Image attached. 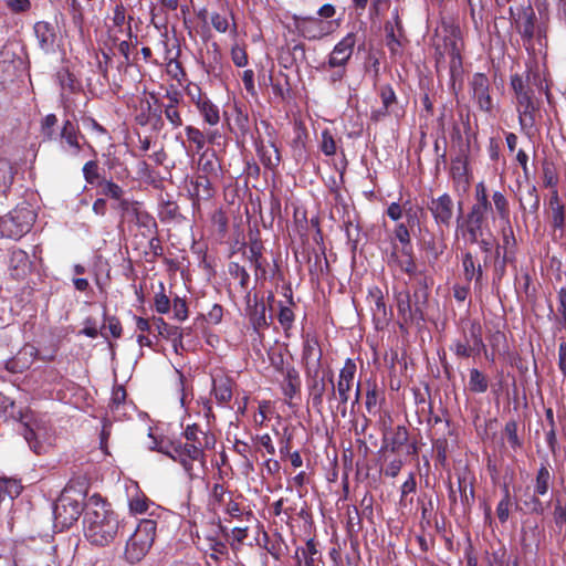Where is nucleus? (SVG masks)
<instances>
[{"mask_svg":"<svg viewBox=\"0 0 566 566\" xmlns=\"http://www.w3.org/2000/svg\"><path fill=\"white\" fill-rule=\"evenodd\" d=\"M451 174L453 179L455 180H463L468 184V167H467V160L462 157H457L454 160H452L451 165Z\"/></svg>","mask_w":566,"mask_h":566,"instance_id":"54","label":"nucleus"},{"mask_svg":"<svg viewBox=\"0 0 566 566\" xmlns=\"http://www.w3.org/2000/svg\"><path fill=\"white\" fill-rule=\"evenodd\" d=\"M514 22L515 28L522 36L527 50L535 38L541 41V39L546 35L544 23L537 21L535 10L531 4L518 9L517 15L514 18Z\"/></svg>","mask_w":566,"mask_h":566,"instance_id":"7","label":"nucleus"},{"mask_svg":"<svg viewBox=\"0 0 566 566\" xmlns=\"http://www.w3.org/2000/svg\"><path fill=\"white\" fill-rule=\"evenodd\" d=\"M57 117L55 114H49L41 120V135L44 140L57 142Z\"/></svg>","mask_w":566,"mask_h":566,"instance_id":"34","label":"nucleus"},{"mask_svg":"<svg viewBox=\"0 0 566 566\" xmlns=\"http://www.w3.org/2000/svg\"><path fill=\"white\" fill-rule=\"evenodd\" d=\"M185 130H186L188 140H190L191 143H193L196 145V148L198 151L201 150L206 144L205 134L200 129H198L193 126H187L185 128Z\"/></svg>","mask_w":566,"mask_h":566,"instance_id":"55","label":"nucleus"},{"mask_svg":"<svg viewBox=\"0 0 566 566\" xmlns=\"http://www.w3.org/2000/svg\"><path fill=\"white\" fill-rule=\"evenodd\" d=\"M282 364L283 360L281 359V366H276V369L284 375L283 394L286 398L293 399L301 390L300 374L293 366H289L284 370Z\"/></svg>","mask_w":566,"mask_h":566,"instance_id":"20","label":"nucleus"},{"mask_svg":"<svg viewBox=\"0 0 566 566\" xmlns=\"http://www.w3.org/2000/svg\"><path fill=\"white\" fill-rule=\"evenodd\" d=\"M402 254L406 256V259L397 260V265L400 268L401 271L409 274L410 276L416 275V263L412 256V248L409 247V249L402 248Z\"/></svg>","mask_w":566,"mask_h":566,"instance_id":"49","label":"nucleus"},{"mask_svg":"<svg viewBox=\"0 0 566 566\" xmlns=\"http://www.w3.org/2000/svg\"><path fill=\"white\" fill-rule=\"evenodd\" d=\"M57 80L63 91L73 93L77 90L75 78L67 70L60 71L57 73Z\"/></svg>","mask_w":566,"mask_h":566,"instance_id":"57","label":"nucleus"},{"mask_svg":"<svg viewBox=\"0 0 566 566\" xmlns=\"http://www.w3.org/2000/svg\"><path fill=\"white\" fill-rule=\"evenodd\" d=\"M85 537L96 546L112 543L120 527L118 515L99 494H93L85 502L83 518Z\"/></svg>","mask_w":566,"mask_h":566,"instance_id":"1","label":"nucleus"},{"mask_svg":"<svg viewBox=\"0 0 566 566\" xmlns=\"http://www.w3.org/2000/svg\"><path fill=\"white\" fill-rule=\"evenodd\" d=\"M470 345L473 347V349L480 354V352L485 347L483 339H482V326L479 322H472L470 326ZM465 339L468 337L465 336Z\"/></svg>","mask_w":566,"mask_h":566,"instance_id":"48","label":"nucleus"},{"mask_svg":"<svg viewBox=\"0 0 566 566\" xmlns=\"http://www.w3.org/2000/svg\"><path fill=\"white\" fill-rule=\"evenodd\" d=\"M97 188L99 189V195L114 201L119 200L125 195V190L119 185L107 178L102 180Z\"/></svg>","mask_w":566,"mask_h":566,"instance_id":"40","label":"nucleus"},{"mask_svg":"<svg viewBox=\"0 0 566 566\" xmlns=\"http://www.w3.org/2000/svg\"><path fill=\"white\" fill-rule=\"evenodd\" d=\"M497 217L506 224L510 223V203L505 195L501 191H494L492 202Z\"/></svg>","mask_w":566,"mask_h":566,"instance_id":"32","label":"nucleus"},{"mask_svg":"<svg viewBox=\"0 0 566 566\" xmlns=\"http://www.w3.org/2000/svg\"><path fill=\"white\" fill-rule=\"evenodd\" d=\"M502 241L503 244L501 247L503 249V252L509 251V255L511 256V254L514 253L513 248L516 244V240L510 223L507 224V227L502 229Z\"/></svg>","mask_w":566,"mask_h":566,"instance_id":"59","label":"nucleus"},{"mask_svg":"<svg viewBox=\"0 0 566 566\" xmlns=\"http://www.w3.org/2000/svg\"><path fill=\"white\" fill-rule=\"evenodd\" d=\"M397 310L399 316L405 323L419 322L417 315L413 313V305L411 303V295L408 290L396 292L395 294Z\"/></svg>","mask_w":566,"mask_h":566,"instance_id":"23","label":"nucleus"},{"mask_svg":"<svg viewBox=\"0 0 566 566\" xmlns=\"http://www.w3.org/2000/svg\"><path fill=\"white\" fill-rule=\"evenodd\" d=\"M409 432L405 426H397L390 432L384 434L382 450L398 453L408 444Z\"/></svg>","mask_w":566,"mask_h":566,"instance_id":"16","label":"nucleus"},{"mask_svg":"<svg viewBox=\"0 0 566 566\" xmlns=\"http://www.w3.org/2000/svg\"><path fill=\"white\" fill-rule=\"evenodd\" d=\"M538 494L535 492L533 494H525L524 499H522L521 510H523L527 514H537L543 515L545 512V506L543 502L539 500Z\"/></svg>","mask_w":566,"mask_h":566,"instance_id":"36","label":"nucleus"},{"mask_svg":"<svg viewBox=\"0 0 566 566\" xmlns=\"http://www.w3.org/2000/svg\"><path fill=\"white\" fill-rule=\"evenodd\" d=\"M157 524L154 520H142L126 543L125 558L134 564L142 560L154 544Z\"/></svg>","mask_w":566,"mask_h":566,"instance_id":"3","label":"nucleus"},{"mask_svg":"<svg viewBox=\"0 0 566 566\" xmlns=\"http://www.w3.org/2000/svg\"><path fill=\"white\" fill-rule=\"evenodd\" d=\"M286 54L290 55V64H297L306 59L305 46L302 43H296L293 46H287Z\"/></svg>","mask_w":566,"mask_h":566,"instance_id":"60","label":"nucleus"},{"mask_svg":"<svg viewBox=\"0 0 566 566\" xmlns=\"http://www.w3.org/2000/svg\"><path fill=\"white\" fill-rule=\"evenodd\" d=\"M353 387V382L344 381L342 379H338L337 384L335 385L337 395H338V402L336 405V410L340 412L342 417H346L347 415V408L346 403L349 399V391Z\"/></svg>","mask_w":566,"mask_h":566,"instance_id":"35","label":"nucleus"},{"mask_svg":"<svg viewBox=\"0 0 566 566\" xmlns=\"http://www.w3.org/2000/svg\"><path fill=\"white\" fill-rule=\"evenodd\" d=\"M538 111V105L531 106L528 109L522 108L518 109V119L521 128L527 129L532 128L535 125V113Z\"/></svg>","mask_w":566,"mask_h":566,"instance_id":"50","label":"nucleus"},{"mask_svg":"<svg viewBox=\"0 0 566 566\" xmlns=\"http://www.w3.org/2000/svg\"><path fill=\"white\" fill-rule=\"evenodd\" d=\"M9 265L12 276L17 279L23 277L31 265L28 253L21 249H13L10 253Z\"/></svg>","mask_w":566,"mask_h":566,"instance_id":"24","label":"nucleus"},{"mask_svg":"<svg viewBox=\"0 0 566 566\" xmlns=\"http://www.w3.org/2000/svg\"><path fill=\"white\" fill-rule=\"evenodd\" d=\"M229 273L232 277L239 279V284L242 291L248 292L250 275L247 272L244 266H241L239 263L231 262L229 264Z\"/></svg>","mask_w":566,"mask_h":566,"instance_id":"47","label":"nucleus"},{"mask_svg":"<svg viewBox=\"0 0 566 566\" xmlns=\"http://www.w3.org/2000/svg\"><path fill=\"white\" fill-rule=\"evenodd\" d=\"M423 214V209L420 207H410L405 209L406 223L410 230L420 226V216Z\"/></svg>","mask_w":566,"mask_h":566,"instance_id":"56","label":"nucleus"},{"mask_svg":"<svg viewBox=\"0 0 566 566\" xmlns=\"http://www.w3.org/2000/svg\"><path fill=\"white\" fill-rule=\"evenodd\" d=\"M473 206L492 207V203L489 199L486 186L484 185V182H479L475 186Z\"/></svg>","mask_w":566,"mask_h":566,"instance_id":"58","label":"nucleus"},{"mask_svg":"<svg viewBox=\"0 0 566 566\" xmlns=\"http://www.w3.org/2000/svg\"><path fill=\"white\" fill-rule=\"evenodd\" d=\"M541 199L537 188L531 185L526 193L520 198L521 209L528 210L530 213L537 216L539 210Z\"/></svg>","mask_w":566,"mask_h":566,"instance_id":"30","label":"nucleus"},{"mask_svg":"<svg viewBox=\"0 0 566 566\" xmlns=\"http://www.w3.org/2000/svg\"><path fill=\"white\" fill-rule=\"evenodd\" d=\"M472 92V99L476 103L478 107L485 113L493 111V99L490 95V81L483 73L473 74L470 81Z\"/></svg>","mask_w":566,"mask_h":566,"instance_id":"11","label":"nucleus"},{"mask_svg":"<svg viewBox=\"0 0 566 566\" xmlns=\"http://www.w3.org/2000/svg\"><path fill=\"white\" fill-rule=\"evenodd\" d=\"M428 210L438 227L449 228L453 218L454 201L449 193H443L431 199L428 203Z\"/></svg>","mask_w":566,"mask_h":566,"instance_id":"12","label":"nucleus"},{"mask_svg":"<svg viewBox=\"0 0 566 566\" xmlns=\"http://www.w3.org/2000/svg\"><path fill=\"white\" fill-rule=\"evenodd\" d=\"M33 29L41 50L44 52L53 51L56 41L54 25L46 21H39L34 24Z\"/></svg>","mask_w":566,"mask_h":566,"instance_id":"19","label":"nucleus"},{"mask_svg":"<svg viewBox=\"0 0 566 566\" xmlns=\"http://www.w3.org/2000/svg\"><path fill=\"white\" fill-rule=\"evenodd\" d=\"M512 505L511 494L507 485L503 488V497L496 506V515L502 524L506 523L510 516V507Z\"/></svg>","mask_w":566,"mask_h":566,"instance_id":"45","label":"nucleus"},{"mask_svg":"<svg viewBox=\"0 0 566 566\" xmlns=\"http://www.w3.org/2000/svg\"><path fill=\"white\" fill-rule=\"evenodd\" d=\"M434 46L437 63H440L444 57L448 56L450 59L451 72H454L461 67L462 61L460 54V46L454 30L448 32L443 36L438 34Z\"/></svg>","mask_w":566,"mask_h":566,"instance_id":"9","label":"nucleus"},{"mask_svg":"<svg viewBox=\"0 0 566 566\" xmlns=\"http://www.w3.org/2000/svg\"><path fill=\"white\" fill-rule=\"evenodd\" d=\"M551 224L554 230H558L563 234L566 227V207L551 210Z\"/></svg>","mask_w":566,"mask_h":566,"instance_id":"51","label":"nucleus"},{"mask_svg":"<svg viewBox=\"0 0 566 566\" xmlns=\"http://www.w3.org/2000/svg\"><path fill=\"white\" fill-rule=\"evenodd\" d=\"M504 436L507 439L510 446L515 450L522 447V441L517 436V423L514 420H510L505 423Z\"/></svg>","mask_w":566,"mask_h":566,"instance_id":"52","label":"nucleus"},{"mask_svg":"<svg viewBox=\"0 0 566 566\" xmlns=\"http://www.w3.org/2000/svg\"><path fill=\"white\" fill-rule=\"evenodd\" d=\"M213 391L216 399L221 403H227L232 398L231 381L228 378L213 380Z\"/></svg>","mask_w":566,"mask_h":566,"instance_id":"39","label":"nucleus"},{"mask_svg":"<svg viewBox=\"0 0 566 566\" xmlns=\"http://www.w3.org/2000/svg\"><path fill=\"white\" fill-rule=\"evenodd\" d=\"M552 482V474L546 464H542L537 471L534 484V492L541 496L548 493Z\"/></svg>","mask_w":566,"mask_h":566,"instance_id":"33","label":"nucleus"},{"mask_svg":"<svg viewBox=\"0 0 566 566\" xmlns=\"http://www.w3.org/2000/svg\"><path fill=\"white\" fill-rule=\"evenodd\" d=\"M271 148L273 149L274 157L272 155H268V151L264 147L259 149V153L261 155V160L263 165L268 168H274L280 164V153L279 149L275 147L274 144H271Z\"/></svg>","mask_w":566,"mask_h":566,"instance_id":"61","label":"nucleus"},{"mask_svg":"<svg viewBox=\"0 0 566 566\" xmlns=\"http://www.w3.org/2000/svg\"><path fill=\"white\" fill-rule=\"evenodd\" d=\"M311 380L308 384L310 398L312 400L313 408L316 409L317 412H322L323 406V396L327 390L328 377L325 376L318 377V371L312 373V375H307Z\"/></svg>","mask_w":566,"mask_h":566,"instance_id":"18","label":"nucleus"},{"mask_svg":"<svg viewBox=\"0 0 566 566\" xmlns=\"http://www.w3.org/2000/svg\"><path fill=\"white\" fill-rule=\"evenodd\" d=\"M249 318L256 333H260L269 326L264 302H255L253 306H250Z\"/></svg>","mask_w":566,"mask_h":566,"instance_id":"27","label":"nucleus"},{"mask_svg":"<svg viewBox=\"0 0 566 566\" xmlns=\"http://www.w3.org/2000/svg\"><path fill=\"white\" fill-rule=\"evenodd\" d=\"M88 480L85 475H76L70 479L61 494H66L84 503L87 495Z\"/></svg>","mask_w":566,"mask_h":566,"instance_id":"26","label":"nucleus"},{"mask_svg":"<svg viewBox=\"0 0 566 566\" xmlns=\"http://www.w3.org/2000/svg\"><path fill=\"white\" fill-rule=\"evenodd\" d=\"M149 503L145 495H136L129 500V510L135 514H143L148 510Z\"/></svg>","mask_w":566,"mask_h":566,"instance_id":"62","label":"nucleus"},{"mask_svg":"<svg viewBox=\"0 0 566 566\" xmlns=\"http://www.w3.org/2000/svg\"><path fill=\"white\" fill-rule=\"evenodd\" d=\"M35 220V214L29 207H17L0 219V231L3 235L20 239L28 233Z\"/></svg>","mask_w":566,"mask_h":566,"instance_id":"5","label":"nucleus"},{"mask_svg":"<svg viewBox=\"0 0 566 566\" xmlns=\"http://www.w3.org/2000/svg\"><path fill=\"white\" fill-rule=\"evenodd\" d=\"M462 266L465 280L469 282L474 280L475 286L481 287L483 269L481 263L476 260L475 255L471 251H465L462 254Z\"/></svg>","mask_w":566,"mask_h":566,"instance_id":"21","label":"nucleus"},{"mask_svg":"<svg viewBox=\"0 0 566 566\" xmlns=\"http://www.w3.org/2000/svg\"><path fill=\"white\" fill-rule=\"evenodd\" d=\"M82 171L85 181L91 186L98 187L99 182L106 179V177L101 175L99 166L96 160L85 163Z\"/></svg>","mask_w":566,"mask_h":566,"instance_id":"37","label":"nucleus"},{"mask_svg":"<svg viewBox=\"0 0 566 566\" xmlns=\"http://www.w3.org/2000/svg\"><path fill=\"white\" fill-rule=\"evenodd\" d=\"M15 170L10 161L0 159V197L6 196L10 190Z\"/></svg>","mask_w":566,"mask_h":566,"instance_id":"31","label":"nucleus"},{"mask_svg":"<svg viewBox=\"0 0 566 566\" xmlns=\"http://www.w3.org/2000/svg\"><path fill=\"white\" fill-rule=\"evenodd\" d=\"M557 314L553 316V319L556 324V329L563 331L566 328V290L559 289L557 292Z\"/></svg>","mask_w":566,"mask_h":566,"instance_id":"41","label":"nucleus"},{"mask_svg":"<svg viewBox=\"0 0 566 566\" xmlns=\"http://www.w3.org/2000/svg\"><path fill=\"white\" fill-rule=\"evenodd\" d=\"M203 431L197 424L188 426L184 432L186 438V442L202 444L201 438L203 436Z\"/></svg>","mask_w":566,"mask_h":566,"instance_id":"64","label":"nucleus"},{"mask_svg":"<svg viewBox=\"0 0 566 566\" xmlns=\"http://www.w3.org/2000/svg\"><path fill=\"white\" fill-rule=\"evenodd\" d=\"M294 23L297 31L306 39L315 40L323 36L322 21L316 18L294 17Z\"/></svg>","mask_w":566,"mask_h":566,"instance_id":"22","label":"nucleus"},{"mask_svg":"<svg viewBox=\"0 0 566 566\" xmlns=\"http://www.w3.org/2000/svg\"><path fill=\"white\" fill-rule=\"evenodd\" d=\"M165 117L171 124L174 128L180 127L182 125V118L177 107H172V105H163Z\"/></svg>","mask_w":566,"mask_h":566,"instance_id":"63","label":"nucleus"},{"mask_svg":"<svg viewBox=\"0 0 566 566\" xmlns=\"http://www.w3.org/2000/svg\"><path fill=\"white\" fill-rule=\"evenodd\" d=\"M459 216L457 218V232L467 239L470 243L478 241L483 237V229L488 224V216L492 212V207L471 206L469 212L463 214L462 202L458 203Z\"/></svg>","mask_w":566,"mask_h":566,"instance_id":"2","label":"nucleus"},{"mask_svg":"<svg viewBox=\"0 0 566 566\" xmlns=\"http://www.w3.org/2000/svg\"><path fill=\"white\" fill-rule=\"evenodd\" d=\"M20 492L21 485H19L17 481L0 478V504L6 500V497L13 500L20 494Z\"/></svg>","mask_w":566,"mask_h":566,"instance_id":"43","label":"nucleus"},{"mask_svg":"<svg viewBox=\"0 0 566 566\" xmlns=\"http://www.w3.org/2000/svg\"><path fill=\"white\" fill-rule=\"evenodd\" d=\"M85 513V503L66 494H61L54 504V525L61 530L71 527Z\"/></svg>","mask_w":566,"mask_h":566,"instance_id":"8","label":"nucleus"},{"mask_svg":"<svg viewBox=\"0 0 566 566\" xmlns=\"http://www.w3.org/2000/svg\"><path fill=\"white\" fill-rule=\"evenodd\" d=\"M429 286L424 284V286L416 287L413 294L411 295V303L413 305V313L417 315L419 321L424 319V308L428 303L429 297Z\"/></svg>","mask_w":566,"mask_h":566,"instance_id":"29","label":"nucleus"},{"mask_svg":"<svg viewBox=\"0 0 566 566\" xmlns=\"http://www.w3.org/2000/svg\"><path fill=\"white\" fill-rule=\"evenodd\" d=\"M511 87L516 98V111L531 106L538 105L534 99L533 90L524 82L523 77L518 74L511 76Z\"/></svg>","mask_w":566,"mask_h":566,"instance_id":"15","label":"nucleus"},{"mask_svg":"<svg viewBox=\"0 0 566 566\" xmlns=\"http://www.w3.org/2000/svg\"><path fill=\"white\" fill-rule=\"evenodd\" d=\"M355 43V34L348 33L334 46L332 53L329 54L327 65L332 69L345 67L353 54Z\"/></svg>","mask_w":566,"mask_h":566,"instance_id":"13","label":"nucleus"},{"mask_svg":"<svg viewBox=\"0 0 566 566\" xmlns=\"http://www.w3.org/2000/svg\"><path fill=\"white\" fill-rule=\"evenodd\" d=\"M81 139H84V136L81 134L78 125L69 118L65 119L57 133L61 148L70 155L76 156L82 150Z\"/></svg>","mask_w":566,"mask_h":566,"instance_id":"10","label":"nucleus"},{"mask_svg":"<svg viewBox=\"0 0 566 566\" xmlns=\"http://www.w3.org/2000/svg\"><path fill=\"white\" fill-rule=\"evenodd\" d=\"M293 558L296 566H324L322 554L314 538L307 539L305 546L297 547Z\"/></svg>","mask_w":566,"mask_h":566,"instance_id":"14","label":"nucleus"},{"mask_svg":"<svg viewBox=\"0 0 566 566\" xmlns=\"http://www.w3.org/2000/svg\"><path fill=\"white\" fill-rule=\"evenodd\" d=\"M198 101L197 108L199 109L205 122L211 126H214L220 120L219 108L214 105L207 96L201 94L200 88H197Z\"/></svg>","mask_w":566,"mask_h":566,"instance_id":"25","label":"nucleus"},{"mask_svg":"<svg viewBox=\"0 0 566 566\" xmlns=\"http://www.w3.org/2000/svg\"><path fill=\"white\" fill-rule=\"evenodd\" d=\"M154 324L161 336L181 345L182 331L179 327L169 325L161 317L154 318Z\"/></svg>","mask_w":566,"mask_h":566,"instance_id":"38","label":"nucleus"},{"mask_svg":"<svg viewBox=\"0 0 566 566\" xmlns=\"http://www.w3.org/2000/svg\"><path fill=\"white\" fill-rule=\"evenodd\" d=\"M163 452L174 461L180 463L190 479L196 476L193 473V463L196 461L203 463L205 461L202 444L172 441Z\"/></svg>","mask_w":566,"mask_h":566,"instance_id":"6","label":"nucleus"},{"mask_svg":"<svg viewBox=\"0 0 566 566\" xmlns=\"http://www.w3.org/2000/svg\"><path fill=\"white\" fill-rule=\"evenodd\" d=\"M322 352L318 347V343L314 338H306L303 346V360L306 365V374L319 371L321 368Z\"/></svg>","mask_w":566,"mask_h":566,"instance_id":"17","label":"nucleus"},{"mask_svg":"<svg viewBox=\"0 0 566 566\" xmlns=\"http://www.w3.org/2000/svg\"><path fill=\"white\" fill-rule=\"evenodd\" d=\"M15 403L8 396L0 392V417L10 416L14 419H18L22 426V434L28 442L30 449L36 453L41 454L43 450V446L38 441L32 423V415L29 410L22 411L19 410L18 413L14 412Z\"/></svg>","mask_w":566,"mask_h":566,"instance_id":"4","label":"nucleus"},{"mask_svg":"<svg viewBox=\"0 0 566 566\" xmlns=\"http://www.w3.org/2000/svg\"><path fill=\"white\" fill-rule=\"evenodd\" d=\"M450 349L459 358H468L472 355H478V353L470 345V340L465 339L464 342L454 340L450 346Z\"/></svg>","mask_w":566,"mask_h":566,"instance_id":"53","label":"nucleus"},{"mask_svg":"<svg viewBox=\"0 0 566 566\" xmlns=\"http://www.w3.org/2000/svg\"><path fill=\"white\" fill-rule=\"evenodd\" d=\"M370 295L375 300V306L373 307L374 321L378 323L386 322L388 319L387 308L384 302L381 291L379 289H376L374 292L370 293Z\"/></svg>","mask_w":566,"mask_h":566,"instance_id":"44","label":"nucleus"},{"mask_svg":"<svg viewBox=\"0 0 566 566\" xmlns=\"http://www.w3.org/2000/svg\"><path fill=\"white\" fill-rule=\"evenodd\" d=\"M469 386L471 391L481 394L488 390L489 384L486 377L480 370L473 368L470 370Z\"/></svg>","mask_w":566,"mask_h":566,"instance_id":"46","label":"nucleus"},{"mask_svg":"<svg viewBox=\"0 0 566 566\" xmlns=\"http://www.w3.org/2000/svg\"><path fill=\"white\" fill-rule=\"evenodd\" d=\"M220 169V165L218 160L212 156H207L202 154L199 159V174L208 175V177H218V170Z\"/></svg>","mask_w":566,"mask_h":566,"instance_id":"42","label":"nucleus"},{"mask_svg":"<svg viewBox=\"0 0 566 566\" xmlns=\"http://www.w3.org/2000/svg\"><path fill=\"white\" fill-rule=\"evenodd\" d=\"M193 196L197 199H210L213 196L212 178L198 174L192 181Z\"/></svg>","mask_w":566,"mask_h":566,"instance_id":"28","label":"nucleus"}]
</instances>
